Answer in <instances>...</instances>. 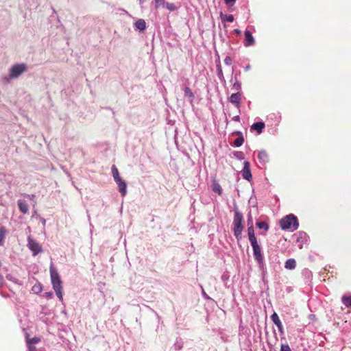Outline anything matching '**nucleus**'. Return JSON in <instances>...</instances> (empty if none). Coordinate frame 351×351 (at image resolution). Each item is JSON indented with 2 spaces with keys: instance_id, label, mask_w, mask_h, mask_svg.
<instances>
[{
  "instance_id": "f257e3e1",
  "label": "nucleus",
  "mask_w": 351,
  "mask_h": 351,
  "mask_svg": "<svg viewBox=\"0 0 351 351\" xmlns=\"http://www.w3.org/2000/svg\"><path fill=\"white\" fill-rule=\"evenodd\" d=\"M49 272L51 277V282L52 287L56 292V294L60 301L63 300L62 295V282L60 279L59 273L55 267L54 264L51 262L49 267Z\"/></svg>"
},
{
  "instance_id": "f03ea898",
  "label": "nucleus",
  "mask_w": 351,
  "mask_h": 351,
  "mask_svg": "<svg viewBox=\"0 0 351 351\" xmlns=\"http://www.w3.org/2000/svg\"><path fill=\"white\" fill-rule=\"evenodd\" d=\"M234 215L232 222V231L237 241H239L242 239V232L244 229V226L243 224V216L238 210L237 205L235 203L234 204Z\"/></svg>"
},
{
  "instance_id": "7ed1b4c3",
  "label": "nucleus",
  "mask_w": 351,
  "mask_h": 351,
  "mask_svg": "<svg viewBox=\"0 0 351 351\" xmlns=\"http://www.w3.org/2000/svg\"><path fill=\"white\" fill-rule=\"evenodd\" d=\"M298 217L294 214H289L280 220V226L282 230L293 232L299 228Z\"/></svg>"
},
{
  "instance_id": "20e7f679",
  "label": "nucleus",
  "mask_w": 351,
  "mask_h": 351,
  "mask_svg": "<svg viewBox=\"0 0 351 351\" xmlns=\"http://www.w3.org/2000/svg\"><path fill=\"white\" fill-rule=\"evenodd\" d=\"M27 70V66L25 63L15 64L9 70L8 78L12 80L16 79Z\"/></svg>"
},
{
  "instance_id": "39448f33",
  "label": "nucleus",
  "mask_w": 351,
  "mask_h": 351,
  "mask_svg": "<svg viewBox=\"0 0 351 351\" xmlns=\"http://www.w3.org/2000/svg\"><path fill=\"white\" fill-rule=\"evenodd\" d=\"M27 241V247L31 250L34 256H36L42 252L43 249L36 241L28 237Z\"/></svg>"
},
{
  "instance_id": "423d86ee",
  "label": "nucleus",
  "mask_w": 351,
  "mask_h": 351,
  "mask_svg": "<svg viewBox=\"0 0 351 351\" xmlns=\"http://www.w3.org/2000/svg\"><path fill=\"white\" fill-rule=\"evenodd\" d=\"M243 179L250 182L252 180V175L250 169V163L248 161H244L243 169L241 171Z\"/></svg>"
},
{
  "instance_id": "0eeeda50",
  "label": "nucleus",
  "mask_w": 351,
  "mask_h": 351,
  "mask_svg": "<svg viewBox=\"0 0 351 351\" xmlns=\"http://www.w3.org/2000/svg\"><path fill=\"white\" fill-rule=\"evenodd\" d=\"M294 236H296V242L300 243L299 247L300 249L302 248L303 244L307 243V242L309 240L308 235L303 231H299L296 234H294Z\"/></svg>"
},
{
  "instance_id": "6e6552de",
  "label": "nucleus",
  "mask_w": 351,
  "mask_h": 351,
  "mask_svg": "<svg viewBox=\"0 0 351 351\" xmlns=\"http://www.w3.org/2000/svg\"><path fill=\"white\" fill-rule=\"evenodd\" d=\"M250 244L252 247L253 255L255 261L264 258L263 254L262 253V249L260 245L258 243V241L250 243Z\"/></svg>"
},
{
  "instance_id": "1a4fd4ad",
  "label": "nucleus",
  "mask_w": 351,
  "mask_h": 351,
  "mask_svg": "<svg viewBox=\"0 0 351 351\" xmlns=\"http://www.w3.org/2000/svg\"><path fill=\"white\" fill-rule=\"evenodd\" d=\"M245 39L243 41V45L246 47L252 46L255 44V39L252 36V34L248 29L244 31Z\"/></svg>"
},
{
  "instance_id": "9d476101",
  "label": "nucleus",
  "mask_w": 351,
  "mask_h": 351,
  "mask_svg": "<svg viewBox=\"0 0 351 351\" xmlns=\"http://www.w3.org/2000/svg\"><path fill=\"white\" fill-rule=\"evenodd\" d=\"M118 186L121 196L124 197L127 193V183L121 178L114 180Z\"/></svg>"
},
{
  "instance_id": "9b49d317",
  "label": "nucleus",
  "mask_w": 351,
  "mask_h": 351,
  "mask_svg": "<svg viewBox=\"0 0 351 351\" xmlns=\"http://www.w3.org/2000/svg\"><path fill=\"white\" fill-rule=\"evenodd\" d=\"M229 101L232 104H234L238 109H239L241 99V93L240 92H237L235 93H232L229 97Z\"/></svg>"
},
{
  "instance_id": "f8f14e48",
  "label": "nucleus",
  "mask_w": 351,
  "mask_h": 351,
  "mask_svg": "<svg viewBox=\"0 0 351 351\" xmlns=\"http://www.w3.org/2000/svg\"><path fill=\"white\" fill-rule=\"evenodd\" d=\"M258 160L263 165L267 164L269 160L268 153L264 149L259 151L258 153Z\"/></svg>"
},
{
  "instance_id": "ddd939ff",
  "label": "nucleus",
  "mask_w": 351,
  "mask_h": 351,
  "mask_svg": "<svg viewBox=\"0 0 351 351\" xmlns=\"http://www.w3.org/2000/svg\"><path fill=\"white\" fill-rule=\"evenodd\" d=\"M271 321L274 322V324L277 326L278 329V331L280 332V333H283V326H282V324L278 315V314L274 312L271 315Z\"/></svg>"
},
{
  "instance_id": "4468645a",
  "label": "nucleus",
  "mask_w": 351,
  "mask_h": 351,
  "mask_svg": "<svg viewBox=\"0 0 351 351\" xmlns=\"http://www.w3.org/2000/svg\"><path fill=\"white\" fill-rule=\"evenodd\" d=\"M232 134L238 135V137L234 141V146L236 147H240L242 146L245 141L243 133L239 130H236Z\"/></svg>"
},
{
  "instance_id": "2eb2a0df",
  "label": "nucleus",
  "mask_w": 351,
  "mask_h": 351,
  "mask_svg": "<svg viewBox=\"0 0 351 351\" xmlns=\"http://www.w3.org/2000/svg\"><path fill=\"white\" fill-rule=\"evenodd\" d=\"M265 128V124L263 121H258L254 123L250 126V130L253 131H256L258 134H261L263 132V130Z\"/></svg>"
},
{
  "instance_id": "dca6fc26",
  "label": "nucleus",
  "mask_w": 351,
  "mask_h": 351,
  "mask_svg": "<svg viewBox=\"0 0 351 351\" xmlns=\"http://www.w3.org/2000/svg\"><path fill=\"white\" fill-rule=\"evenodd\" d=\"M17 204H18V207H19V210L22 213H23V214L27 213L29 206H28V204H27V202L25 200L19 199L18 202H17Z\"/></svg>"
},
{
  "instance_id": "f3484780",
  "label": "nucleus",
  "mask_w": 351,
  "mask_h": 351,
  "mask_svg": "<svg viewBox=\"0 0 351 351\" xmlns=\"http://www.w3.org/2000/svg\"><path fill=\"white\" fill-rule=\"evenodd\" d=\"M184 97H186L190 103H193L195 99V95L189 86L184 88Z\"/></svg>"
},
{
  "instance_id": "a211bd4d",
  "label": "nucleus",
  "mask_w": 351,
  "mask_h": 351,
  "mask_svg": "<svg viewBox=\"0 0 351 351\" xmlns=\"http://www.w3.org/2000/svg\"><path fill=\"white\" fill-rule=\"evenodd\" d=\"M247 235L250 243L257 241V239L254 234V229L252 225L247 228Z\"/></svg>"
},
{
  "instance_id": "6ab92c4d",
  "label": "nucleus",
  "mask_w": 351,
  "mask_h": 351,
  "mask_svg": "<svg viewBox=\"0 0 351 351\" xmlns=\"http://www.w3.org/2000/svg\"><path fill=\"white\" fill-rule=\"evenodd\" d=\"M134 27L136 29L140 32L144 31L146 29V23L144 19H138L134 23Z\"/></svg>"
},
{
  "instance_id": "aec40b11",
  "label": "nucleus",
  "mask_w": 351,
  "mask_h": 351,
  "mask_svg": "<svg viewBox=\"0 0 351 351\" xmlns=\"http://www.w3.org/2000/svg\"><path fill=\"white\" fill-rule=\"evenodd\" d=\"M212 190L215 192V193H217L218 195H221L222 193V188L221 186H220V184L218 183V182L215 180H214L212 182Z\"/></svg>"
},
{
  "instance_id": "412c9836",
  "label": "nucleus",
  "mask_w": 351,
  "mask_h": 351,
  "mask_svg": "<svg viewBox=\"0 0 351 351\" xmlns=\"http://www.w3.org/2000/svg\"><path fill=\"white\" fill-rule=\"evenodd\" d=\"M296 267V261L294 258H289L285 263V267L287 269H294Z\"/></svg>"
},
{
  "instance_id": "4be33fe9",
  "label": "nucleus",
  "mask_w": 351,
  "mask_h": 351,
  "mask_svg": "<svg viewBox=\"0 0 351 351\" xmlns=\"http://www.w3.org/2000/svg\"><path fill=\"white\" fill-rule=\"evenodd\" d=\"M184 341L180 337H178L173 344V348L176 351H180L183 348Z\"/></svg>"
},
{
  "instance_id": "5701e85b",
  "label": "nucleus",
  "mask_w": 351,
  "mask_h": 351,
  "mask_svg": "<svg viewBox=\"0 0 351 351\" xmlns=\"http://www.w3.org/2000/svg\"><path fill=\"white\" fill-rule=\"evenodd\" d=\"M216 69H217V77H219V79L221 82L222 81H225V78H224V76H223V71H222V69H221V63H220L219 61L218 62H217Z\"/></svg>"
},
{
  "instance_id": "b1692460",
  "label": "nucleus",
  "mask_w": 351,
  "mask_h": 351,
  "mask_svg": "<svg viewBox=\"0 0 351 351\" xmlns=\"http://www.w3.org/2000/svg\"><path fill=\"white\" fill-rule=\"evenodd\" d=\"M221 19L223 23L225 22H230L232 23L234 21V16L232 14H223V13H221Z\"/></svg>"
},
{
  "instance_id": "393cba45",
  "label": "nucleus",
  "mask_w": 351,
  "mask_h": 351,
  "mask_svg": "<svg viewBox=\"0 0 351 351\" xmlns=\"http://www.w3.org/2000/svg\"><path fill=\"white\" fill-rule=\"evenodd\" d=\"M342 303L348 308H351V295H343L341 298Z\"/></svg>"
},
{
  "instance_id": "a878e982",
  "label": "nucleus",
  "mask_w": 351,
  "mask_h": 351,
  "mask_svg": "<svg viewBox=\"0 0 351 351\" xmlns=\"http://www.w3.org/2000/svg\"><path fill=\"white\" fill-rule=\"evenodd\" d=\"M258 265V268L260 269V271H262V273L263 274H265L266 273V265H265V261H264V258L263 259H260V260H257L256 261Z\"/></svg>"
},
{
  "instance_id": "bb28decb",
  "label": "nucleus",
  "mask_w": 351,
  "mask_h": 351,
  "mask_svg": "<svg viewBox=\"0 0 351 351\" xmlns=\"http://www.w3.org/2000/svg\"><path fill=\"white\" fill-rule=\"evenodd\" d=\"M256 226L258 229H263L265 231H267L269 228V224L266 221H258Z\"/></svg>"
},
{
  "instance_id": "cd10ccee",
  "label": "nucleus",
  "mask_w": 351,
  "mask_h": 351,
  "mask_svg": "<svg viewBox=\"0 0 351 351\" xmlns=\"http://www.w3.org/2000/svg\"><path fill=\"white\" fill-rule=\"evenodd\" d=\"M7 233V230L5 227H0V246L3 245V241L5 237V234Z\"/></svg>"
},
{
  "instance_id": "c85d7f7f",
  "label": "nucleus",
  "mask_w": 351,
  "mask_h": 351,
  "mask_svg": "<svg viewBox=\"0 0 351 351\" xmlns=\"http://www.w3.org/2000/svg\"><path fill=\"white\" fill-rule=\"evenodd\" d=\"M112 175L114 178V180L119 179L121 178L119 171L115 165H112L111 168Z\"/></svg>"
},
{
  "instance_id": "c756f323",
  "label": "nucleus",
  "mask_w": 351,
  "mask_h": 351,
  "mask_svg": "<svg viewBox=\"0 0 351 351\" xmlns=\"http://www.w3.org/2000/svg\"><path fill=\"white\" fill-rule=\"evenodd\" d=\"M40 341V339L38 337H33V338H27V346H32L34 344H36Z\"/></svg>"
},
{
  "instance_id": "7c9ffc66",
  "label": "nucleus",
  "mask_w": 351,
  "mask_h": 351,
  "mask_svg": "<svg viewBox=\"0 0 351 351\" xmlns=\"http://www.w3.org/2000/svg\"><path fill=\"white\" fill-rule=\"evenodd\" d=\"M233 155L239 160H243L245 158L244 154L240 151H234Z\"/></svg>"
},
{
  "instance_id": "2f4dec72",
  "label": "nucleus",
  "mask_w": 351,
  "mask_h": 351,
  "mask_svg": "<svg viewBox=\"0 0 351 351\" xmlns=\"http://www.w3.org/2000/svg\"><path fill=\"white\" fill-rule=\"evenodd\" d=\"M166 8L171 11V12H173L175 11L176 9H177V7L176 6V5L174 3H166L165 5H164Z\"/></svg>"
},
{
  "instance_id": "473e14b6",
  "label": "nucleus",
  "mask_w": 351,
  "mask_h": 351,
  "mask_svg": "<svg viewBox=\"0 0 351 351\" xmlns=\"http://www.w3.org/2000/svg\"><path fill=\"white\" fill-rule=\"evenodd\" d=\"M5 278L8 280L13 282L15 284H20L19 280L17 278H16L15 277H14L12 274H7L5 276Z\"/></svg>"
},
{
  "instance_id": "72a5a7b5",
  "label": "nucleus",
  "mask_w": 351,
  "mask_h": 351,
  "mask_svg": "<svg viewBox=\"0 0 351 351\" xmlns=\"http://www.w3.org/2000/svg\"><path fill=\"white\" fill-rule=\"evenodd\" d=\"M232 88L239 92V90L241 89V84L239 80H235L234 83L232 84Z\"/></svg>"
},
{
  "instance_id": "f704fd0d",
  "label": "nucleus",
  "mask_w": 351,
  "mask_h": 351,
  "mask_svg": "<svg viewBox=\"0 0 351 351\" xmlns=\"http://www.w3.org/2000/svg\"><path fill=\"white\" fill-rule=\"evenodd\" d=\"M224 63L227 66L231 65L232 64V58L230 56H227L224 59Z\"/></svg>"
},
{
  "instance_id": "c9c22d12",
  "label": "nucleus",
  "mask_w": 351,
  "mask_h": 351,
  "mask_svg": "<svg viewBox=\"0 0 351 351\" xmlns=\"http://www.w3.org/2000/svg\"><path fill=\"white\" fill-rule=\"evenodd\" d=\"M302 274L307 278H310L312 276V272L308 269H304L302 271Z\"/></svg>"
},
{
  "instance_id": "e433bc0d",
  "label": "nucleus",
  "mask_w": 351,
  "mask_h": 351,
  "mask_svg": "<svg viewBox=\"0 0 351 351\" xmlns=\"http://www.w3.org/2000/svg\"><path fill=\"white\" fill-rule=\"evenodd\" d=\"M32 290L35 292V293H39L42 291V287H41V285L39 284L38 285H34L32 288Z\"/></svg>"
},
{
  "instance_id": "4c0bfd02",
  "label": "nucleus",
  "mask_w": 351,
  "mask_h": 351,
  "mask_svg": "<svg viewBox=\"0 0 351 351\" xmlns=\"http://www.w3.org/2000/svg\"><path fill=\"white\" fill-rule=\"evenodd\" d=\"M280 351H291L288 344H282L280 348Z\"/></svg>"
},
{
  "instance_id": "58836bf2",
  "label": "nucleus",
  "mask_w": 351,
  "mask_h": 351,
  "mask_svg": "<svg viewBox=\"0 0 351 351\" xmlns=\"http://www.w3.org/2000/svg\"><path fill=\"white\" fill-rule=\"evenodd\" d=\"M156 3V8H158L160 5H164L165 4V0H154Z\"/></svg>"
},
{
  "instance_id": "ea45409f",
  "label": "nucleus",
  "mask_w": 351,
  "mask_h": 351,
  "mask_svg": "<svg viewBox=\"0 0 351 351\" xmlns=\"http://www.w3.org/2000/svg\"><path fill=\"white\" fill-rule=\"evenodd\" d=\"M202 296L203 298L205 299V300H212L210 297H209L206 293V292L204 291V290L202 289Z\"/></svg>"
},
{
  "instance_id": "a19ab883",
  "label": "nucleus",
  "mask_w": 351,
  "mask_h": 351,
  "mask_svg": "<svg viewBox=\"0 0 351 351\" xmlns=\"http://www.w3.org/2000/svg\"><path fill=\"white\" fill-rule=\"evenodd\" d=\"M53 295V293L51 291L49 292H45L43 294V296L46 298H49Z\"/></svg>"
},
{
  "instance_id": "79ce46f5",
  "label": "nucleus",
  "mask_w": 351,
  "mask_h": 351,
  "mask_svg": "<svg viewBox=\"0 0 351 351\" xmlns=\"http://www.w3.org/2000/svg\"><path fill=\"white\" fill-rule=\"evenodd\" d=\"M232 120L236 122H240V121H241L240 116L237 115V116L233 117Z\"/></svg>"
},
{
  "instance_id": "37998d69",
  "label": "nucleus",
  "mask_w": 351,
  "mask_h": 351,
  "mask_svg": "<svg viewBox=\"0 0 351 351\" xmlns=\"http://www.w3.org/2000/svg\"><path fill=\"white\" fill-rule=\"evenodd\" d=\"M252 223V217L251 215L250 214L248 215V218H247V224L250 225Z\"/></svg>"
},
{
  "instance_id": "c03bdc74",
  "label": "nucleus",
  "mask_w": 351,
  "mask_h": 351,
  "mask_svg": "<svg viewBox=\"0 0 351 351\" xmlns=\"http://www.w3.org/2000/svg\"><path fill=\"white\" fill-rule=\"evenodd\" d=\"M27 351H35V347H34L33 346H27Z\"/></svg>"
},
{
  "instance_id": "a18cd8bd",
  "label": "nucleus",
  "mask_w": 351,
  "mask_h": 351,
  "mask_svg": "<svg viewBox=\"0 0 351 351\" xmlns=\"http://www.w3.org/2000/svg\"><path fill=\"white\" fill-rule=\"evenodd\" d=\"M240 75H241V72L237 71L234 75V80H239L238 77L240 76Z\"/></svg>"
},
{
  "instance_id": "49530a36",
  "label": "nucleus",
  "mask_w": 351,
  "mask_h": 351,
  "mask_svg": "<svg viewBox=\"0 0 351 351\" xmlns=\"http://www.w3.org/2000/svg\"><path fill=\"white\" fill-rule=\"evenodd\" d=\"M237 35L241 34V31L239 29H235L233 31Z\"/></svg>"
},
{
  "instance_id": "de8ad7c7",
  "label": "nucleus",
  "mask_w": 351,
  "mask_h": 351,
  "mask_svg": "<svg viewBox=\"0 0 351 351\" xmlns=\"http://www.w3.org/2000/svg\"><path fill=\"white\" fill-rule=\"evenodd\" d=\"M237 0H224L225 3L226 4H230V3H234Z\"/></svg>"
},
{
  "instance_id": "09e8293b",
  "label": "nucleus",
  "mask_w": 351,
  "mask_h": 351,
  "mask_svg": "<svg viewBox=\"0 0 351 351\" xmlns=\"http://www.w3.org/2000/svg\"><path fill=\"white\" fill-rule=\"evenodd\" d=\"M250 69H251L250 65V64H247V65H246V66L244 67V71H248Z\"/></svg>"
},
{
  "instance_id": "8fccbe9b",
  "label": "nucleus",
  "mask_w": 351,
  "mask_h": 351,
  "mask_svg": "<svg viewBox=\"0 0 351 351\" xmlns=\"http://www.w3.org/2000/svg\"><path fill=\"white\" fill-rule=\"evenodd\" d=\"M40 219L41 221V223H43V226H45V223H46V220L45 219H44L43 217H40Z\"/></svg>"
},
{
  "instance_id": "3c124183",
  "label": "nucleus",
  "mask_w": 351,
  "mask_h": 351,
  "mask_svg": "<svg viewBox=\"0 0 351 351\" xmlns=\"http://www.w3.org/2000/svg\"><path fill=\"white\" fill-rule=\"evenodd\" d=\"M27 197H28L30 199H33L35 197V195H34V194H32V195H27Z\"/></svg>"
},
{
  "instance_id": "603ef678",
  "label": "nucleus",
  "mask_w": 351,
  "mask_h": 351,
  "mask_svg": "<svg viewBox=\"0 0 351 351\" xmlns=\"http://www.w3.org/2000/svg\"><path fill=\"white\" fill-rule=\"evenodd\" d=\"M138 2H139V4H143V3L144 2V0H138Z\"/></svg>"
},
{
  "instance_id": "864d4df0",
  "label": "nucleus",
  "mask_w": 351,
  "mask_h": 351,
  "mask_svg": "<svg viewBox=\"0 0 351 351\" xmlns=\"http://www.w3.org/2000/svg\"><path fill=\"white\" fill-rule=\"evenodd\" d=\"M226 123L227 125L229 123V121L227 119L226 120Z\"/></svg>"
}]
</instances>
